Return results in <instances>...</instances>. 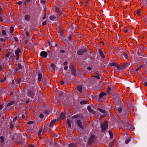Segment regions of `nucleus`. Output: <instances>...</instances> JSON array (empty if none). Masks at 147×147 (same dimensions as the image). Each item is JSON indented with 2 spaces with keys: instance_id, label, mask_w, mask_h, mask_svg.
<instances>
[{
  "instance_id": "0eeeda50",
  "label": "nucleus",
  "mask_w": 147,
  "mask_h": 147,
  "mask_svg": "<svg viewBox=\"0 0 147 147\" xmlns=\"http://www.w3.org/2000/svg\"><path fill=\"white\" fill-rule=\"evenodd\" d=\"M40 55L44 58H46L47 56V53L45 51H42L40 53Z\"/></svg>"
},
{
  "instance_id": "6ab92c4d",
  "label": "nucleus",
  "mask_w": 147,
  "mask_h": 147,
  "mask_svg": "<svg viewBox=\"0 0 147 147\" xmlns=\"http://www.w3.org/2000/svg\"><path fill=\"white\" fill-rule=\"evenodd\" d=\"M69 147H76L77 144H76L70 143L68 145Z\"/></svg>"
},
{
  "instance_id": "5701e85b",
  "label": "nucleus",
  "mask_w": 147,
  "mask_h": 147,
  "mask_svg": "<svg viewBox=\"0 0 147 147\" xmlns=\"http://www.w3.org/2000/svg\"><path fill=\"white\" fill-rule=\"evenodd\" d=\"M67 123L68 124V127L69 128H70L71 127V125L70 124L71 122H70V120L69 119H67Z\"/></svg>"
},
{
  "instance_id": "69168bd1",
  "label": "nucleus",
  "mask_w": 147,
  "mask_h": 147,
  "mask_svg": "<svg viewBox=\"0 0 147 147\" xmlns=\"http://www.w3.org/2000/svg\"><path fill=\"white\" fill-rule=\"evenodd\" d=\"M64 82L63 81H61V85H63L64 84Z\"/></svg>"
},
{
  "instance_id": "4be33fe9",
  "label": "nucleus",
  "mask_w": 147,
  "mask_h": 147,
  "mask_svg": "<svg viewBox=\"0 0 147 147\" xmlns=\"http://www.w3.org/2000/svg\"><path fill=\"white\" fill-rule=\"evenodd\" d=\"M56 122V120H53L52 121H51L49 125V127H51L52 126H53L54 124V123Z\"/></svg>"
},
{
  "instance_id": "49530a36",
  "label": "nucleus",
  "mask_w": 147,
  "mask_h": 147,
  "mask_svg": "<svg viewBox=\"0 0 147 147\" xmlns=\"http://www.w3.org/2000/svg\"><path fill=\"white\" fill-rule=\"evenodd\" d=\"M46 24H47V22L46 21H43L42 23V25L43 26L46 25Z\"/></svg>"
},
{
  "instance_id": "052dcab7",
  "label": "nucleus",
  "mask_w": 147,
  "mask_h": 147,
  "mask_svg": "<svg viewBox=\"0 0 147 147\" xmlns=\"http://www.w3.org/2000/svg\"><path fill=\"white\" fill-rule=\"evenodd\" d=\"M64 65H66L68 64V62L67 61L63 63Z\"/></svg>"
},
{
  "instance_id": "9b49d317",
  "label": "nucleus",
  "mask_w": 147,
  "mask_h": 147,
  "mask_svg": "<svg viewBox=\"0 0 147 147\" xmlns=\"http://www.w3.org/2000/svg\"><path fill=\"white\" fill-rule=\"evenodd\" d=\"M21 50L20 49H18L17 50L15 51V54L16 56V60H18L19 58V53H20Z\"/></svg>"
},
{
  "instance_id": "6e6552de",
  "label": "nucleus",
  "mask_w": 147,
  "mask_h": 147,
  "mask_svg": "<svg viewBox=\"0 0 147 147\" xmlns=\"http://www.w3.org/2000/svg\"><path fill=\"white\" fill-rule=\"evenodd\" d=\"M127 129H132L133 130L134 129V126L132 125L131 123L130 122H128V124L127 125Z\"/></svg>"
},
{
  "instance_id": "f257e3e1",
  "label": "nucleus",
  "mask_w": 147,
  "mask_h": 147,
  "mask_svg": "<svg viewBox=\"0 0 147 147\" xmlns=\"http://www.w3.org/2000/svg\"><path fill=\"white\" fill-rule=\"evenodd\" d=\"M108 122L107 121H105L101 125V131L102 132H105L108 128Z\"/></svg>"
},
{
  "instance_id": "e433bc0d",
  "label": "nucleus",
  "mask_w": 147,
  "mask_h": 147,
  "mask_svg": "<svg viewBox=\"0 0 147 147\" xmlns=\"http://www.w3.org/2000/svg\"><path fill=\"white\" fill-rule=\"evenodd\" d=\"M34 123V121H30L27 122V124L28 125L31 124H33Z\"/></svg>"
},
{
  "instance_id": "473e14b6",
  "label": "nucleus",
  "mask_w": 147,
  "mask_h": 147,
  "mask_svg": "<svg viewBox=\"0 0 147 147\" xmlns=\"http://www.w3.org/2000/svg\"><path fill=\"white\" fill-rule=\"evenodd\" d=\"M100 75H96V76H92V77L95 78L97 79H100Z\"/></svg>"
},
{
  "instance_id": "c03bdc74",
  "label": "nucleus",
  "mask_w": 147,
  "mask_h": 147,
  "mask_svg": "<svg viewBox=\"0 0 147 147\" xmlns=\"http://www.w3.org/2000/svg\"><path fill=\"white\" fill-rule=\"evenodd\" d=\"M44 10H45V13L44 16L43 18V20L45 19L46 18V10L45 9Z\"/></svg>"
},
{
  "instance_id": "b1692460",
  "label": "nucleus",
  "mask_w": 147,
  "mask_h": 147,
  "mask_svg": "<svg viewBox=\"0 0 147 147\" xmlns=\"http://www.w3.org/2000/svg\"><path fill=\"white\" fill-rule=\"evenodd\" d=\"M4 68V64H0V71H2Z\"/></svg>"
},
{
  "instance_id": "9d476101",
  "label": "nucleus",
  "mask_w": 147,
  "mask_h": 147,
  "mask_svg": "<svg viewBox=\"0 0 147 147\" xmlns=\"http://www.w3.org/2000/svg\"><path fill=\"white\" fill-rule=\"evenodd\" d=\"M55 10L57 13H59L60 15H61V7H59V5L55 7Z\"/></svg>"
},
{
  "instance_id": "e2e57ef3",
  "label": "nucleus",
  "mask_w": 147,
  "mask_h": 147,
  "mask_svg": "<svg viewBox=\"0 0 147 147\" xmlns=\"http://www.w3.org/2000/svg\"><path fill=\"white\" fill-rule=\"evenodd\" d=\"M29 147H34V145L31 144H30L29 145Z\"/></svg>"
},
{
  "instance_id": "4468645a",
  "label": "nucleus",
  "mask_w": 147,
  "mask_h": 147,
  "mask_svg": "<svg viewBox=\"0 0 147 147\" xmlns=\"http://www.w3.org/2000/svg\"><path fill=\"white\" fill-rule=\"evenodd\" d=\"M0 145L1 146L4 144V139L3 136H1L0 137Z\"/></svg>"
},
{
  "instance_id": "f704fd0d",
  "label": "nucleus",
  "mask_w": 147,
  "mask_h": 147,
  "mask_svg": "<svg viewBox=\"0 0 147 147\" xmlns=\"http://www.w3.org/2000/svg\"><path fill=\"white\" fill-rule=\"evenodd\" d=\"M143 67V66L142 65H141L139 67H138L137 68H136V71H137L138 70H140L141 69V68H142Z\"/></svg>"
},
{
  "instance_id": "09e8293b",
  "label": "nucleus",
  "mask_w": 147,
  "mask_h": 147,
  "mask_svg": "<svg viewBox=\"0 0 147 147\" xmlns=\"http://www.w3.org/2000/svg\"><path fill=\"white\" fill-rule=\"evenodd\" d=\"M2 33L3 35H5L6 32L5 30H3L2 32Z\"/></svg>"
},
{
  "instance_id": "58836bf2",
  "label": "nucleus",
  "mask_w": 147,
  "mask_h": 147,
  "mask_svg": "<svg viewBox=\"0 0 147 147\" xmlns=\"http://www.w3.org/2000/svg\"><path fill=\"white\" fill-rule=\"evenodd\" d=\"M17 69H18V70H20L22 69V66L21 65H19L17 67Z\"/></svg>"
},
{
  "instance_id": "20e7f679",
  "label": "nucleus",
  "mask_w": 147,
  "mask_h": 147,
  "mask_svg": "<svg viewBox=\"0 0 147 147\" xmlns=\"http://www.w3.org/2000/svg\"><path fill=\"white\" fill-rule=\"evenodd\" d=\"M87 51V49L86 48L83 49H79V51L77 52V54L79 55H82L84 53Z\"/></svg>"
},
{
  "instance_id": "a878e982",
  "label": "nucleus",
  "mask_w": 147,
  "mask_h": 147,
  "mask_svg": "<svg viewBox=\"0 0 147 147\" xmlns=\"http://www.w3.org/2000/svg\"><path fill=\"white\" fill-rule=\"evenodd\" d=\"M88 101L87 100H83L80 102L81 105L86 104L88 103Z\"/></svg>"
},
{
  "instance_id": "79ce46f5",
  "label": "nucleus",
  "mask_w": 147,
  "mask_h": 147,
  "mask_svg": "<svg viewBox=\"0 0 147 147\" xmlns=\"http://www.w3.org/2000/svg\"><path fill=\"white\" fill-rule=\"evenodd\" d=\"M10 127L11 129H12L13 127V125L12 124L11 122L10 123Z\"/></svg>"
},
{
  "instance_id": "603ef678",
  "label": "nucleus",
  "mask_w": 147,
  "mask_h": 147,
  "mask_svg": "<svg viewBox=\"0 0 147 147\" xmlns=\"http://www.w3.org/2000/svg\"><path fill=\"white\" fill-rule=\"evenodd\" d=\"M17 116H16L13 119V121H14V122L16 120V119H17Z\"/></svg>"
},
{
  "instance_id": "c9c22d12",
  "label": "nucleus",
  "mask_w": 147,
  "mask_h": 147,
  "mask_svg": "<svg viewBox=\"0 0 147 147\" xmlns=\"http://www.w3.org/2000/svg\"><path fill=\"white\" fill-rule=\"evenodd\" d=\"M69 41H71V35L69 34L67 37Z\"/></svg>"
},
{
  "instance_id": "864d4df0",
  "label": "nucleus",
  "mask_w": 147,
  "mask_h": 147,
  "mask_svg": "<svg viewBox=\"0 0 147 147\" xmlns=\"http://www.w3.org/2000/svg\"><path fill=\"white\" fill-rule=\"evenodd\" d=\"M128 30L127 28H125L124 30V32H125V33H127L128 32Z\"/></svg>"
},
{
  "instance_id": "2f4dec72",
  "label": "nucleus",
  "mask_w": 147,
  "mask_h": 147,
  "mask_svg": "<svg viewBox=\"0 0 147 147\" xmlns=\"http://www.w3.org/2000/svg\"><path fill=\"white\" fill-rule=\"evenodd\" d=\"M11 54V53L10 52L7 53L5 55V57L6 58L9 57L10 55Z\"/></svg>"
},
{
  "instance_id": "f8f14e48",
  "label": "nucleus",
  "mask_w": 147,
  "mask_h": 147,
  "mask_svg": "<svg viewBox=\"0 0 147 147\" xmlns=\"http://www.w3.org/2000/svg\"><path fill=\"white\" fill-rule=\"evenodd\" d=\"M88 111L92 114H95L96 112L95 111L93 110L91 108L90 106H88L87 107Z\"/></svg>"
},
{
  "instance_id": "0e129e2a",
  "label": "nucleus",
  "mask_w": 147,
  "mask_h": 147,
  "mask_svg": "<svg viewBox=\"0 0 147 147\" xmlns=\"http://www.w3.org/2000/svg\"><path fill=\"white\" fill-rule=\"evenodd\" d=\"M60 52L61 53H63L65 52V51L63 50H61L60 51Z\"/></svg>"
},
{
  "instance_id": "680f3d73",
  "label": "nucleus",
  "mask_w": 147,
  "mask_h": 147,
  "mask_svg": "<svg viewBox=\"0 0 147 147\" xmlns=\"http://www.w3.org/2000/svg\"><path fill=\"white\" fill-rule=\"evenodd\" d=\"M14 40H15V41L16 42H17L18 41V39L16 37H15L14 38Z\"/></svg>"
},
{
  "instance_id": "a211bd4d",
  "label": "nucleus",
  "mask_w": 147,
  "mask_h": 147,
  "mask_svg": "<svg viewBox=\"0 0 147 147\" xmlns=\"http://www.w3.org/2000/svg\"><path fill=\"white\" fill-rule=\"evenodd\" d=\"M38 80L39 81H41L42 79V74L41 73H39L38 74Z\"/></svg>"
},
{
  "instance_id": "7c9ffc66",
  "label": "nucleus",
  "mask_w": 147,
  "mask_h": 147,
  "mask_svg": "<svg viewBox=\"0 0 147 147\" xmlns=\"http://www.w3.org/2000/svg\"><path fill=\"white\" fill-rule=\"evenodd\" d=\"M130 141V139L129 138H127L126 139L125 141V143L126 144H127Z\"/></svg>"
},
{
  "instance_id": "13d9d810",
  "label": "nucleus",
  "mask_w": 147,
  "mask_h": 147,
  "mask_svg": "<svg viewBox=\"0 0 147 147\" xmlns=\"http://www.w3.org/2000/svg\"><path fill=\"white\" fill-rule=\"evenodd\" d=\"M3 21V19L2 18V17L0 16V22H2Z\"/></svg>"
},
{
  "instance_id": "ea45409f",
  "label": "nucleus",
  "mask_w": 147,
  "mask_h": 147,
  "mask_svg": "<svg viewBox=\"0 0 147 147\" xmlns=\"http://www.w3.org/2000/svg\"><path fill=\"white\" fill-rule=\"evenodd\" d=\"M16 57L15 56H10L9 58L10 60H13L15 59Z\"/></svg>"
},
{
  "instance_id": "37998d69",
  "label": "nucleus",
  "mask_w": 147,
  "mask_h": 147,
  "mask_svg": "<svg viewBox=\"0 0 147 147\" xmlns=\"http://www.w3.org/2000/svg\"><path fill=\"white\" fill-rule=\"evenodd\" d=\"M135 13L138 15L140 14V11L138 10Z\"/></svg>"
},
{
  "instance_id": "dca6fc26",
  "label": "nucleus",
  "mask_w": 147,
  "mask_h": 147,
  "mask_svg": "<svg viewBox=\"0 0 147 147\" xmlns=\"http://www.w3.org/2000/svg\"><path fill=\"white\" fill-rule=\"evenodd\" d=\"M106 95V93L104 92H101L99 95L98 98L99 99H101L103 97Z\"/></svg>"
},
{
  "instance_id": "7ed1b4c3",
  "label": "nucleus",
  "mask_w": 147,
  "mask_h": 147,
  "mask_svg": "<svg viewBox=\"0 0 147 147\" xmlns=\"http://www.w3.org/2000/svg\"><path fill=\"white\" fill-rule=\"evenodd\" d=\"M95 138V136L94 135L92 134L90 137L89 140L88 142V145H90L94 141Z\"/></svg>"
},
{
  "instance_id": "5fc2aeb1",
  "label": "nucleus",
  "mask_w": 147,
  "mask_h": 147,
  "mask_svg": "<svg viewBox=\"0 0 147 147\" xmlns=\"http://www.w3.org/2000/svg\"><path fill=\"white\" fill-rule=\"evenodd\" d=\"M17 4L18 5H21L22 4V2L21 1H19L18 2Z\"/></svg>"
},
{
  "instance_id": "bf43d9fd",
  "label": "nucleus",
  "mask_w": 147,
  "mask_h": 147,
  "mask_svg": "<svg viewBox=\"0 0 147 147\" xmlns=\"http://www.w3.org/2000/svg\"><path fill=\"white\" fill-rule=\"evenodd\" d=\"M68 68V67L67 66L65 65L64 67V69L65 70H67Z\"/></svg>"
},
{
  "instance_id": "cd10ccee",
  "label": "nucleus",
  "mask_w": 147,
  "mask_h": 147,
  "mask_svg": "<svg viewBox=\"0 0 147 147\" xmlns=\"http://www.w3.org/2000/svg\"><path fill=\"white\" fill-rule=\"evenodd\" d=\"M42 129H41L39 130V132L38 133V137L40 139V135H41V134L42 132Z\"/></svg>"
},
{
  "instance_id": "de8ad7c7",
  "label": "nucleus",
  "mask_w": 147,
  "mask_h": 147,
  "mask_svg": "<svg viewBox=\"0 0 147 147\" xmlns=\"http://www.w3.org/2000/svg\"><path fill=\"white\" fill-rule=\"evenodd\" d=\"M16 83L17 84H18L20 83L21 82V80L20 79H19L18 80L16 81Z\"/></svg>"
},
{
  "instance_id": "774afa93",
  "label": "nucleus",
  "mask_w": 147,
  "mask_h": 147,
  "mask_svg": "<svg viewBox=\"0 0 147 147\" xmlns=\"http://www.w3.org/2000/svg\"><path fill=\"white\" fill-rule=\"evenodd\" d=\"M29 100H26V104H28L29 102Z\"/></svg>"
},
{
  "instance_id": "8fccbe9b",
  "label": "nucleus",
  "mask_w": 147,
  "mask_h": 147,
  "mask_svg": "<svg viewBox=\"0 0 147 147\" xmlns=\"http://www.w3.org/2000/svg\"><path fill=\"white\" fill-rule=\"evenodd\" d=\"M51 67L54 68L55 67V65L53 63H52L51 64Z\"/></svg>"
},
{
  "instance_id": "aec40b11",
  "label": "nucleus",
  "mask_w": 147,
  "mask_h": 147,
  "mask_svg": "<svg viewBox=\"0 0 147 147\" xmlns=\"http://www.w3.org/2000/svg\"><path fill=\"white\" fill-rule=\"evenodd\" d=\"M25 20L27 21H29L30 18V16L28 15H26L24 17Z\"/></svg>"
},
{
  "instance_id": "338daca9",
  "label": "nucleus",
  "mask_w": 147,
  "mask_h": 147,
  "mask_svg": "<svg viewBox=\"0 0 147 147\" xmlns=\"http://www.w3.org/2000/svg\"><path fill=\"white\" fill-rule=\"evenodd\" d=\"M87 69L89 70H90L92 69L90 67H88Z\"/></svg>"
},
{
  "instance_id": "1a4fd4ad",
  "label": "nucleus",
  "mask_w": 147,
  "mask_h": 147,
  "mask_svg": "<svg viewBox=\"0 0 147 147\" xmlns=\"http://www.w3.org/2000/svg\"><path fill=\"white\" fill-rule=\"evenodd\" d=\"M69 68L70 69L71 74L75 75L76 73V69L74 68V67L72 65H71L69 66Z\"/></svg>"
},
{
  "instance_id": "3c124183",
  "label": "nucleus",
  "mask_w": 147,
  "mask_h": 147,
  "mask_svg": "<svg viewBox=\"0 0 147 147\" xmlns=\"http://www.w3.org/2000/svg\"><path fill=\"white\" fill-rule=\"evenodd\" d=\"M43 115L42 114H40L39 115V117L40 118H42L43 117Z\"/></svg>"
},
{
  "instance_id": "ddd939ff",
  "label": "nucleus",
  "mask_w": 147,
  "mask_h": 147,
  "mask_svg": "<svg viewBox=\"0 0 147 147\" xmlns=\"http://www.w3.org/2000/svg\"><path fill=\"white\" fill-rule=\"evenodd\" d=\"M77 89L80 93L82 92V87L81 85H79L77 87Z\"/></svg>"
},
{
  "instance_id": "2eb2a0df",
  "label": "nucleus",
  "mask_w": 147,
  "mask_h": 147,
  "mask_svg": "<svg viewBox=\"0 0 147 147\" xmlns=\"http://www.w3.org/2000/svg\"><path fill=\"white\" fill-rule=\"evenodd\" d=\"M65 115L64 113L62 112L59 116V119L60 120H63L65 119Z\"/></svg>"
},
{
  "instance_id": "f3484780",
  "label": "nucleus",
  "mask_w": 147,
  "mask_h": 147,
  "mask_svg": "<svg viewBox=\"0 0 147 147\" xmlns=\"http://www.w3.org/2000/svg\"><path fill=\"white\" fill-rule=\"evenodd\" d=\"M99 53L100 54V55L101 57L102 58H104L105 57V56L102 51L101 50V49H99Z\"/></svg>"
},
{
  "instance_id": "393cba45",
  "label": "nucleus",
  "mask_w": 147,
  "mask_h": 147,
  "mask_svg": "<svg viewBox=\"0 0 147 147\" xmlns=\"http://www.w3.org/2000/svg\"><path fill=\"white\" fill-rule=\"evenodd\" d=\"M0 40L3 42H5V41H7L8 40V38L7 37H5L4 38H0Z\"/></svg>"
},
{
  "instance_id": "a19ab883",
  "label": "nucleus",
  "mask_w": 147,
  "mask_h": 147,
  "mask_svg": "<svg viewBox=\"0 0 147 147\" xmlns=\"http://www.w3.org/2000/svg\"><path fill=\"white\" fill-rule=\"evenodd\" d=\"M55 18V17L54 16H51L49 17V18L51 20H53Z\"/></svg>"
},
{
  "instance_id": "c85d7f7f",
  "label": "nucleus",
  "mask_w": 147,
  "mask_h": 147,
  "mask_svg": "<svg viewBox=\"0 0 147 147\" xmlns=\"http://www.w3.org/2000/svg\"><path fill=\"white\" fill-rule=\"evenodd\" d=\"M109 133L110 135V138L111 139V138H113V133H112V132L110 130H109Z\"/></svg>"
},
{
  "instance_id": "f03ea898",
  "label": "nucleus",
  "mask_w": 147,
  "mask_h": 147,
  "mask_svg": "<svg viewBox=\"0 0 147 147\" xmlns=\"http://www.w3.org/2000/svg\"><path fill=\"white\" fill-rule=\"evenodd\" d=\"M35 89L31 88L29 90L28 92V95L32 98H33L35 95Z\"/></svg>"
},
{
  "instance_id": "39448f33",
  "label": "nucleus",
  "mask_w": 147,
  "mask_h": 147,
  "mask_svg": "<svg viewBox=\"0 0 147 147\" xmlns=\"http://www.w3.org/2000/svg\"><path fill=\"white\" fill-rule=\"evenodd\" d=\"M76 124L78 127L82 129H83V123L80 120H77Z\"/></svg>"
},
{
  "instance_id": "a18cd8bd",
  "label": "nucleus",
  "mask_w": 147,
  "mask_h": 147,
  "mask_svg": "<svg viewBox=\"0 0 147 147\" xmlns=\"http://www.w3.org/2000/svg\"><path fill=\"white\" fill-rule=\"evenodd\" d=\"M78 117V115H74L72 117V118L73 119H75L76 118H77Z\"/></svg>"
},
{
  "instance_id": "c756f323",
  "label": "nucleus",
  "mask_w": 147,
  "mask_h": 147,
  "mask_svg": "<svg viewBox=\"0 0 147 147\" xmlns=\"http://www.w3.org/2000/svg\"><path fill=\"white\" fill-rule=\"evenodd\" d=\"M122 55H123L125 58L126 59H127L128 58V56L127 54L125 53V52H123L122 53Z\"/></svg>"
},
{
  "instance_id": "4c0bfd02",
  "label": "nucleus",
  "mask_w": 147,
  "mask_h": 147,
  "mask_svg": "<svg viewBox=\"0 0 147 147\" xmlns=\"http://www.w3.org/2000/svg\"><path fill=\"white\" fill-rule=\"evenodd\" d=\"M117 111L119 113H120L122 111V108L121 107H120L118 108Z\"/></svg>"
},
{
  "instance_id": "412c9836",
  "label": "nucleus",
  "mask_w": 147,
  "mask_h": 147,
  "mask_svg": "<svg viewBox=\"0 0 147 147\" xmlns=\"http://www.w3.org/2000/svg\"><path fill=\"white\" fill-rule=\"evenodd\" d=\"M97 110L100 112H101L102 113H106V111L100 108H98Z\"/></svg>"
},
{
  "instance_id": "bb28decb",
  "label": "nucleus",
  "mask_w": 147,
  "mask_h": 147,
  "mask_svg": "<svg viewBox=\"0 0 147 147\" xmlns=\"http://www.w3.org/2000/svg\"><path fill=\"white\" fill-rule=\"evenodd\" d=\"M14 103V102L13 101H10L8 103L7 105V106H9L12 105Z\"/></svg>"
},
{
  "instance_id": "72a5a7b5",
  "label": "nucleus",
  "mask_w": 147,
  "mask_h": 147,
  "mask_svg": "<svg viewBox=\"0 0 147 147\" xmlns=\"http://www.w3.org/2000/svg\"><path fill=\"white\" fill-rule=\"evenodd\" d=\"M14 31V28L12 26L10 27V32L11 33H12Z\"/></svg>"
},
{
  "instance_id": "423d86ee",
  "label": "nucleus",
  "mask_w": 147,
  "mask_h": 147,
  "mask_svg": "<svg viewBox=\"0 0 147 147\" xmlns=\"http://www.w3.org/2000/svg\"><path fill=\"white\" fill-rule=\"evenodd\" d=\"M111 66H114L116 67L119 70L121 69V68L119 66L118 64L115 62H112L110 64Z\"/></svg>"
},
{
  "instance_id": "4d7b16f0",
  "label": "nucleus",
  "mask_w": 147,
  "mask_h": 147,
  "mask_svg": "<svg viewBox=\"0 0 147 147\" xmlns=\"http://www.w3.org/2000/svg\"><path fill=\"white\" fill-rule=\"evenodd\" d=\"M6 80V79L4 78L1 80V82H4Z\"/></svg>"
},
{
  "instance_id": "6e6d98bb",
  "label": "nucleus",
  "mask_w": 147,
  "mask_h": 147,
  "mask_svg": "<svg viewBox=\"0 0 147 147\" xmlns=\"http://www.w3.org/2000/svg\"><path fill=\"white\" fill-rule=\"evenodd\" d=\"M3 108V105H0V110H1Z\"/></svg>"
}]
</instances>
